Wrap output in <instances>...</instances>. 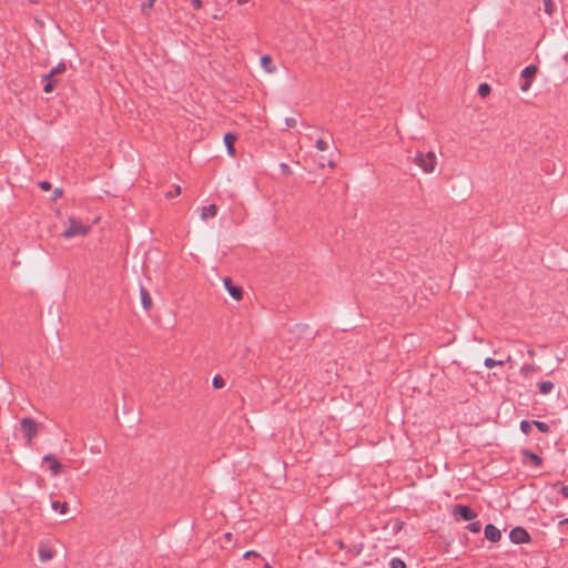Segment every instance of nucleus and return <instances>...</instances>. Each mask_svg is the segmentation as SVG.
Masks as SVG:
<instances>
[{"label":"nucleus","mask_w":568,"mask_h":568,"mask_svg":"<svg viewBox=\"0 0 568 568\" xmlns=\"http://www.w3.org/2000/svg\"><path fill=\"white\" fill-rule=\"evenodd\" d=\"M65 71L64 63H59L55 68H53L48 74L42 77V80H52L57 78V75L63 73Z\"/></svg>","instance_id":"14"},{"label":"nucleus","mask_w":568,"mask_h":568,"mask_svg":"<svg viewBox=\"0 0 568 568\" xmlns=\"http://www.w3.org/2000/svg\"><path fill=\"white\" fill-rule=\"evenodd\" d=\"M224 143H225V146H226V150H227V153L232 156L235 155V146H234V143L235 141L237 140V136L236 134L234 133H231V132H227L224 134Z\"/></svg>","instance_id":"12"},{"label":"nucleus","mask_w":568,"mask_h":568,"mask_svg":"<svg viewBox=\"0 0 568 568\" xmlns=\"http://www.w3.org/2000/svg\"><path fill=\"white\" fill-rule=\"evenodd\" d=\"M534 426L541 433H549L550 427L547 423L540 420H534Z\"/></svg>","instance_id":"23"},{"label":"nucleus","mask_w":568,"mask_h":568,"mask_svg":"<svg viewBox=\"0 0 568 568\" xmlns=\"http://www.w3.org/2000/svg\"><path fill=\"white\" fill-rule=\"evenodd\" d=\"M21 427L24 433V437L27 438L28 443H31L33 437L37 435L38 432V425L36 420L32 418H23L21 420Z\"/></svg>","instance_id":"6"},{"label":"nucleus","mask_w":568,"mask_h":568,"mask_svg":"<svg viewBox=\"0 0 568 568\" xmlns=\"http://www.w3.org/2000/svg\"><path fill=\"white\" fill-rule=\"evenodd\" d=\"M404 523L403 521H396L395 524V530H399L402 527H403Z\"/></svg>","instance_id":"37"},{"label":"nucleus","mask_w":568,"mask_h":568,"mask_svg":"<svg viewBox=\"0 0 568 568\" xmlns=\"http://www.w3.org/2000/svg\"><path fill=\"white\" fill-rule=\"evenodd\" d=\"M538 68L534 64H529L523 69L520 77L525 79V82L520 85L521 91L526 92L531 85L532 79L536 77Z\"/></svg>","instance_id":"5"},{"label":"nucleus","mask_w":568,"mask_h":568,"mask_svg":"<svg viewBox=\"0 0 568 568\" xmlns=\"http://www.w3.org/2000/svg\"><path fill=\"white\" fill-rule=\"evenodd\" d=\"M44 81H45L47 83H45V85H44V88H43V91H44L45 93H50V92H52V91H53V89H54V87H55V84L58 83L57 78H53L52 80H44Z\"/></svg>","instance_id":"24"},{"label":"nucleus","mask_w":568,"mask_h":568,"mask_svg":"<svg viewBox=\"0 0 568 568\" xmlns=\"http://www.w3.org/2000/svg\"><path fill=\"white\" fill-rule=\"evenodd\" d=\"M51 507L53 510L59 511L61 515H67L69 510V506L67 503H61L57 500L51 503Z\"/></svg>","instance_id":"16"},{"label":"nucleus","mask_w":568,"mask_h":568,"mask_svg":"<svg viewBox=\"0 0 568 568\" xmlns=\"http://www.w3.org/2000/svg\"><path fill=\"white\" fill-rule=\"evenodd\" d=\"M528 355H529L530 357H534V356L536 355V353H535V351H534V349H529V351H528Z\"/></svg>","instance_id":"40"},{"label":"nucleus","mask_w":568,"mask_h":568,"mask_svg":"<svg viewBox=\"0 0 568 568\" xmlns=\"http://www.w3.org/2000/svg\"><path fill=\"white\" fill-rule=\"evenodd\" d=\"M544 7H545V12L548 16H552V13L555 11V4H554L552 0H544Z\"/></svg>","instance_id":"26"},{"label":"nucleus","mask_w":568,"mask_h":568,"mask_svg":"<svg viewBox=\"0 0 568 568\" xmlns=\"http://www.w3.org/2000/svg\"><path fill=\"white\" fill-rule=\"evenodd\" d=\"M231 537H232V534H231V532L225 534V538H226V539H231Z\"/></svg>","instance_id":"43"},{"label":"nucleus","mask_w":568,"mask_h":568,"mask_svg":"<svg viewBox=\"0 0 568 568\" xmlns=\"http://www.w3.org/2000/svg\"><path fill=\"white\" fill-rule=\"evenodd\" d=\"M559 525H568V517L562 519V520H560Z\"/></svg>","instance_id":"39"},{"label":"nucleus","mask_w":568,"mask_h":568,"mask_svg":"<svg viewBox=\"0 0 568 568\" xmlns=\"http://www.w3.org/2000/svg\"><path fill=\"white\" fill-rule=\"evenodd\" d=\"M538 371V367L532 364H524L520 368V372L523 375L528 376L531 373H535Z\"/></svg>","instance_id":"19"},{"label":"nucleus","mask_w":568,"mask_h":568,"mask_svg":"<svg viewBox=\"0 0 568 568\" xmlns=\"http://www.w3.org/2000/svg\"><path fill=\"white\" fill-rule=\"evenodd\" d=\"M281 166H282V169H283V171H284V172H287V173H288V172L291 171V170H290V166H288L287 164H284V163H283Z\"/></svg>","instance_id":"38"},{"label":"nucleus","mask_w":568,"mask_h":568,"mask_svg":"<svg viewBox=\"0 0 568 568\" xmlns=\"http://www.w3.org/2000/svg\"><path fill=\"white\" fill-rule=\"evenodd\" d=\"M237 4H244L247 0H236Z\"/></svg>","instance_id":"41"},{"label":"nucleus","mask_w":568,"mask_h":568,"mask_svg":"<svg viewBox=\"0 0 568 568\" xmlns=\"http://www.w3.org/2000/svg\"><path fill=\"white\" fill-rule=\"evenodd\" d=\"M146 1H148V6H149V7H152V4H153V2H154L155 0H146Z\"/></svg>","instance_id":"42"},{"label":"nucleus","mask_w":568,"mask_h":568,"mask_svg":"<svg viewBox=\"0 0 568 568\" xmlns=\"http://www.w3.org/2000/svg\"><path fill=\"white\" fill-rule=\"evenodd\" d=\"M285 124L287 128H294L296 125V120L294 118H286Z\"/></svg>","instance_id":"31"},{"label":"nucleus","mask_w":568,"mask_h":568,"mask_svg":"<svg viewBox=\"0 0 568 568\" xmlns=\"http://www.w3.org/2000/svg\"><path fill=\"white\" fill-rule=\"evenodd\" d=\"M413 162L417 166H419L425 173H430L435 170L436 166V155L432 151L427 153L417 151L413 156Z\"/></svg>","instance_id":"2"},{"label":"nucleus","mask_w":568,"mask_h":568,"mask_svg":"<svg viewBox=\"0 0 568 568\" xmlns=\"http://www.w3.org/2000/svg\"><path fill=\"white\" fill-rule=\"evenodd\" d=\"M152 305V298L150 296V294L144 290V295H143V307H144V311H148Z\"/></svg>","instance_id":"28"},{"label":"nucleus","mask_w":568,"mask_h":568,"mask_svg":"<svg viewBox=\"0 0 568 568\" xmlns=\"http://www.w3.org/2000/svg\"><path fill=\"white\" fill-rule=\"evenodd\" d=\"M328 165H329L331 168H334V166H335L334 162H332V161H329V162H328Z\"/></svg>","instance_id":"45"},{"label":"nucleus","mask_w":568,"mask_h":568,"mask_svg":"<svg viewBox=\"0 0 568 568\" xmlns=\"http://www.w3.org/2000/svg\"><path fill=\"white\" fill-rule=\"evenodd\" d=\"M263 568H273L268 562H265V565L263 566Z\"/></svg>","instance_id":"44"},{"label":"nucleus","mask_w":568,"mask_h":568,"mask_svg":"<svg viewBox=\"0 0 568 568\" xmlns=\"http://www.w3.org/2000/svg\"><path fill=\"white\" fill-rule=\"evenodd\" d=\"M54 549L48 541H42L38 547V555L41 562H48L54 557Z\"/></svg>","instance_id":"8"},{"label":"nucleus","mask_w":568,"mask_h":568,"mask_svg":"<svg viewBox=\"0 0 568 568\" xmlns=\"http://www.w3.org/2000/svg\"><path fill=\"white\" fill-rule=\"evenodd\" d=\"M212 386L215 389H221L225 386V381L221 375H215L212 381Z\"/></svg>","instance_id":"20"},{"label":"nucleus","mask_w":568,"mask_h":568,"mask_svg":"<svg viewBox=\"0 0 568 568\" xmlns=\"http://www.w3.org/2000/svg\"><path fill=\"white\" fill-rule=\"evenodd\" d=\"M315 146L320 151H326L328 149V143L325 140H323V139H318L316 141Z\"/></svg>","instance_id":"29"},{"label":"nucleus","mask_w":568,"mask_h":568,"mask_svg":"<svg viewBox=\"0 0 568 568\" xmlns=\"http://www.w3.org/2000/svg\"><path fill=\"white\" fill-rule=\"evenodd\" d=\"M484 364L487 368H493L495 366H503L505 364V361H496L491 357H487Z\"/></svg>","instance_id":"22"},{"label":"nucleus","mask_w":568,"mask_h":568,"mask_svg":"<svg viewBox=\"0 0 568 568\" xmlns=\"http://www.w3.org/2000/svg\"><path fill=\"white\" fill-rule=\"evenodd\" d=\"M261 64L268 73L274 72L276 69L275 65L273 64L272 58L267 54L261 57Z\"/></svg>","instance_id":"15"},{"label":"nucleus","mask_w":568,"mask_h":568,"mask_svg":"<svg viewBox=\"0 0 568 568\" xmlns=\"http://www.w3.org/2000/svg\"><path fill=\"white\" fill-rule=\"evenodd\" d=\"M539 392L542 395L549 394L554 389V383L550 381H544L538 384Z\"/></svg>","instance_id":"17"},{"label":"nucleus","mask_w":568,"mask_h":568,"mask_svg":"<svg viewBox=\"0 0 568 568\" xmlns=\"http://www.w3.org/2000/svg\"><path fill=\"white\" fill-rule=\"evenodd\" d=\"M560 494H561L565 498H568V485L562 486V487L560 488Z\"/></svg>","instance_id":"34"},{"label":"nucleus","mask_w":568,"mask_h":568,"mask_svg":"<svg viewBox=\"0 0 568 568\" xmlns=\"http://www.w3.org/2000/svg\"><path fill=\"white\" fill-rule=\"evenodd\" d=\"M252 556H260V555L254 550H248L244 554V558H250Z\"/></svg>","instance_id":"35"},{"label":"nucleus","mask_w":568,"mask_h":568,"mask_svg":"<svg viewBox=\"0 0 568 568\" xmlns=\"http://www.w3.org/2000/svg\"><path fill=\"white\" fill-rule=\"evenodd\" d=\"M490 91H491V88L488 83H480L478 85L477 92L481 98L489 95Z\"/></svg>","instance_id":"18"},{"label":"nucleus","mask_w":568,"mask_h":568,"mask_svg":"<svg viewBox=\"0 0 568 568\" xmlns=\"http://www.w3.org/2000/svg\"><path fill=\"white\" fill-rule=\"evenodd\" d=\"M191 6L194 10H200L202 8V1L201 0H191Z\"/></svg>","instance_id":"32"},{"label":"nucleus","mask_w":568,"mask_h":568,"mask_svg":"<svg viewBox=\"0 0 568 568\" xmlns=\"http://www.w3.org/2000/svg\"><path fill=\"white\" fill-rule=\"evenodd\" d=\"M42 462L49 465V469L52 476H58L65 470L64 466L53 455H45L42 458Z\"/></svg>","instance_id":"9"},{"label":"nucleus","mask_w":568,"mask_h":568,"mask_svg":"<svg viewBox=\"0 0 568 568\" xmlns=\"http://www.w3.org/2000/svg\"><path fill=\"white\" fill-rule=\"evenodd\" d=\"M389 567L390 568H406V564L400 558H393L389 561Z\"/></svg>","instance_id":"27"},{"label":"nucleus","mask_w":568,"mask_h":568,"mask_svg":"<svg viewBox=\"0 0 568 568\" xmlns=\"http://www.w3.org/2000/svg\"><path fill=\"white\" fill-rule=\"evenodd\" d=\"M509 539L516 545L528 544L531 541L529 532L520 526H517L509 531Z\"/></svg>","instance_id":"3"},{"label":"nucleus","mask_w":568,"mask_h":568,"mask_svg":"<svg viewBox=\"0 0 568 568\" xmlns=\"http://www.w3.org/2000/svg\"><path fill=\"white\" fill-rule=\"evenodd\" d=\"M532 426H534V420L529 422V420H521L520 422V430L525 434V435H528L530 434L531 429H532Z\"/></svg>","instance_id":"21"},{"label":"nucleus","mask_w":568,"mask_h":568,"mask_svg":"<svg viewBox=\"0 0 568 568\" xmlns=\"http://www.w3.org/2000/svg\"><path fill=\"white\" fill-rule=\"evenodd\" d=\"M520 454H521V462L524 465H532L537 468L541 467L542 465V458L532 453L531 450L527 449V448H523L520 450Z\"/></svg>","instance_id":"7"},{"label":"nucleus","mask_w":568,"mask_h":568,"mask_svg":"<svg viewBox=\"0 0 568 568\" xmlns=\"http://www.w3.org/2000/svg\"><path fill=\"white\" fill-rule=\"evenodd\" d=\"M95 221H88V224H84L75 217L71 216L65 221V230L63 231L62 236L67 240L73 237H84L89 234L91 225Z\"/></svg>","instance_id":"1"},{"label":"nucleus","mask_w":568,"mask_h":568,"mask_svg":"<svg viewBox=\"0 0 568 568\" xmlns=\"http://www.w3.org/2000/svg\"><path fill=\"white\" fill-rule=\"evenodd\" d=\"M62 195V190L61 189H55L54 192H53V197L54 199H58Z\"/></svg>","instance_id":"36"},{"label":"nucleus","mask_w":568,"mask_h":568,"mask_svg":"<svg viewBox=\"0 0 568 568\" xmlns=\"http://www.w3.org/2000/svg\"><path fill=\"white\" fill-rule=\"evenodd\" d=\"M223 284L229 294L236 301L242 300L243 297V288L239 285H235L231 277L226 276L223 278Z\"/></svg>","instance_id":"10"},{"label":"nucleus","mask_w":568,"mask_h":568,"mask_svg":"<svg viewBox=\"0 0 568 568\" xmlns=\"http://www.w3.org/2000/svg\"><path fill=\"white\" fill-rule=\"evenodd\" d=\"M217 214V206L215 204H210L207 206H203L201 210L202 220H207L209 217H215Z\"/></svg>","instance_id":"13"},{"label":"nucleus","mask_w":568,"mask_h":568,"mask_svg":"<svg viewBox=\"0 0 568 568\" xmlns=\"http://www.w3.org/2000/svg\"><path fill=\"white\" fill-rule=\"evenodd\" d=\"M181 193V187L180 186H175L174 191H169L165 193V197L166 199H172L173 196H176Z\"/></svg>","instance_id":"30"},{"label":"nucleus","mask_w":568,"mask_h":568,"mask_svg":"<svg viewBox=\"0 0 568 568\" xmlns=\"http://www.w3.org/2000/svg\"><path fill=\"white\" fill-rule=\"evenodd\" d=\"M484 534L486 539H488L491 542H497L501 539L500 530L493 524L486 525Z\"/></svg>","instance_id":"11"},{"label":"nucleus","mask_w":568,"mask_h":568,"mask_svg":"<svg viewBox=\"0 0 568 568\" xmlns=\"http://www.w3.org/2000/svg\"><path fill=\"white\" fill-rule=\"evenodd\" d=\"M453 515L455 517H459V519L465 521H470L477 518V513L474 511L469 506L457 504L453 508Z\"/></svg>","instance_id":"4"},{"label":"nucleus","mask_w":568,"mask_h":568,"mask_svg":"<svg viewBox=\"0 0 568 568\" xmlns=\"http://www.w3.org/2000/svg\"><path fill=\"white\" fill-rule=\"evenodd\" d=\"M466 529L474 534H477L481 530V524L480 521H473L466 526Z\"/></svg>","instance_id":"25"},{"label":"nucleus","mask_w":568,"mask_h":568,"mask_svg":"<svg viewBox=\"0 0 568 568\" xmlns=\"http://www.w3.org/2000/svg\"><path fill=\"white\" fill-rule=\"evenodd\" d=\"M40 187L43 190V191H49L51 189V183L50 182H47V181H43L40 183Z\"/></svg>","instance_id":"33"}]
</instances>
